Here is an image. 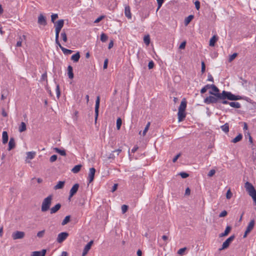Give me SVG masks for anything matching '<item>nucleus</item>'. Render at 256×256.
<instances>
[{
	"label": "nucleus",
	"mask_w": 256,
	"mask_h": 256,
	"mask_svg": "<svg viewBox=\"0 0 256 256\" xmlns=\"http://www.w3.org/2000/svg\"><path fill=\"white\" fill-rule=\"evenodd\" d=\"M22 38L25 39L26 38V36L24 35H23L22 36H20L19 38V40L17 42H16V46L17 47H19V46H22Z\"/></svg>",
	"instance_id": "e433bc0d"
},
{
	"label": "nucleus",
	"mask_w": 256,
	"mask_h": 256,
	"mask_svg": "<svg viewBox=\"0 0 256 256\" xmlns=\"http://www.w3.org/2000/svg\"><path fill=\"white\" fill-rule=\"evenodd\" d=\"M68 75L69 78L72 79L74 78L73 68L70 65L68 67Z\"/></svg>",
	"instance_id": "6ab92c4d"
},
{
	"label": "nucleus",
	"mask_w": 256,
	"mask_h": 256,
	"mask_svg": "<svg viewBox=\"0 0 256 256\" xmlns=\"http://www.w3.org/2000/svg\"><path fill=\"white\" fill-rule=\"evenodd\" d=\"M104 18V16H101L98 18L94 22V23H98Z\"/></svg>",
	"instance_id": "e2e57ef3"
},
{
	"label": "nucleus",
	"mask_w": 256,
	"mask_h": 256,
	"mask_svg": "<svg viewBox=\"0 0 256 256\" xmlns=\"http://www.w3.org/2000/svg\"><path fill=\"white\" fill-rule=\"evenodd\" d=\"M154 64L152 60L150 61L148 64V68L150 70L152 69L154 67Z\"/></svg>",
	"instance_id": "bf43d9fd"
},
{
	"label": "nucleus",
	"mask_w": 256,
	"mask_h": 256,
	"mask_svg": "<svg viewBox=\"0 0 256 256\" xmlns=\"http://www.w3.org/2000/svg\"><path fill=\"white\" fill-rule=\"evenodd\" d=\"M61 50L62 51V52H64V54H66V55L70 54L73 52V51L72 50L66 49V48H64V47L62 48Z\"/></svg>",
	"instance_id": "72a5a7b5"
},
{
	"label": "nucleus",
	"mask_w": 256,
	"mask_h": 256,
	"mask_svg": "<svg viewBox=\"0 0 256 256\" xmlns=\"http://www.w3.org/2000/svg\"><path fill=\"white\" fill-rule=\"evenodd\" d=\"M244 188L248 194L252 198L256 204V190L253 185L248 182H246L244 184Z\"/></svg>",
	"instance_id": "7ed1b4c3"
},
{
	"label": "nucleus",
	"mask_w": 256,
	"mask_h": 256,
	"mask_svg": "<svg viewBox=\"0 0 256 256\" xmlns=\"http://www.w3.org/2000/svg\"><path fill=\"white\" fill-rule=\"evenodd\" d=\"M68 236V233L67 232H60L58 236L56 241L58 243L61 244L66 239Z\"/></svg>",
	"instance_id": "423d86ee"
},
{
	"label": "nucleus",
	"mask_w": 256,
	"mask_h": 256,
	"mask_svg": "<svg viewBox=\"0 0 256 256\" xmlns=\"http://www.w3.org/2000/svg\"><path fill=\"white\" fill-rule=\"evenodd\" d=\"M80 56V52H78L76 54H73L71 57V60L74 62H78Z\"/></svg>",
	"instance_id": "f3484780"
},
{
	"label": "nucleus",
	"mask_w": 256,
	"mask_h": 256,
	"mask_svg": "<svg viewBox=\"0 0 256 256\" xmlns=\"http://www.w3.org/2000/svg\"><path fill=\"white\" fill-rule=\"evenodd\" d=\"M61 36L62 38V39L63 41L65 42H66L68 40L67 39V36L66 33L64 32V30L63 32L61 33Z\"/></svg>",
	"instance_id": "79ce46f5"
},
{
	"label": "nucleus",
	"mask_w": 256,
	"mask_h": 256,
	"mask_svg": "<svg viewBox=\"0 0 256 256\" xmlns=\"http://www.w3.org/2000/svg\"><path fill=\"white\" fill-rule=\"evenodd\" d=\"M231 230H232V227L230 226H228L226 227V230L224 232L228 236V234L230 233V232Z\"/></svg>",
	"instance_id": "5fc2aeb1"
},
{
	"label": "nucleus",
	"mask_w": 256,
	"mask_h": 256,
	"mask_svg": "<svg viewBox=\"0 0 256 256\" xmlns=\"http://www.w3.org/2000/svg\"><path fill=\"white\" fill-rule=\"evenodd\" d=\"M56 96L59 98L60 94V86L58 84H56Z\"/></svg>",
	"instance_id": "6e6d98bb"
},
{
	"label": "nucleus",
	"mask_w": 256,
	"mask_h": 256,
	"mask_svg": "<svg viewBox=\"0 0 256 256\" xmlns=\"http://www.w3.org/2000/svg\"><path fill=\"white\" fill-rule=\"evenodd\" d=\"M38 23L44 26H45L47 24V22L46 20V18L42 14H40L38 17Z\"/></svg>",
	"instance_id": "1a4fd4ad"
},
{
	"label": "nucleus",
	"mask_w": 256,
	"mask_h": 256,
	"mask_svg": "<svg viewBox=\"0 0 256 256\" xmlns=\"http://www.w3.org/2000/svg\"><path fill=\"white\" fill-rule=\"evenodd\" d=\"M221 130L225 133H228L229 132V124L226 123L224 125L220 126Z\"/></svg>",
	"instance_id": "393cba45"
},
{
	"label": "nucleus",
	"mask_w": 256,
	"mask_h": 256,
	"mask_svg": "<svg viewBox=\"0 0 256 256\" xmlns=\"http://www.w3.org/2000/svg\"><path fill=\"white\" fill-rule=\"evenodd\" d=\"M206 70V65L204 61L202 62V69L201 72L202 73H204Z\"/></svg>",
	"instance_id": "052dcab7"
},
{
	"label": "nucleus",
	"mask_w": 256,
	"mask_h": 256,
	"mask_svg": "<svg viewBox=\"0 0 256 256\" xmlns=\"http://www.w3.org/2000/svg\"><path fill=\"white\" fill-rule=\"evenodd\" d=\"M235 238L234 234L228 238L222 244V248L218 249V250L221 251L223 250L226 249L230 246V244L234 240Z\"/></svg>",
	"instance_id": "39448f33"
},
{
	"label": "nucleus",
	"mask_w": 256,
	"mask_h": 256,
	"mask_svg": "<svg viewBox=\"0 0 256 256\" xmlns=\"http://www.w3.org/2000/svg\"><path fill=\"white\" fill-rule=\"evenodd\" d=\"M215 173H216V170H214L212 169V170H211L209 172H208V176L210 177V176H213L215 174Z\"/></svg>",
	"instance_id": "0e129e2a"
},
{
	"label": "nucleus",
	"mask_w": 256,
	"mask_h": 256,
	"mask_svg": "<svg viewBox=\"0 0 256 256\" xmlns=\"http://www.w3.org/2000/svg\"><path fill=\"white\" fill-rule=\"evenodd\" d=\"M108 37L106 36V34L104 33H102L101 34V36H100V40H101L102 42H106L108 40Z\"/></svg>",
	"instance_id": "a19ab883"
},
{
	"label": "nucleus",
	"mask_w": 256,
	"mask_h": 256,
	"mask_svg": "<svg viewBox=\"0 0 256 256\" xmlns=\"http://www.w3.org/2000/svg\"><path fill=\"white\" fill-rule=\"evenodd\" d=\"M8 95V91L6 90H4L2 92L1 99L4 100L6 98Z\"/></svg>",
	"instance_id": "c9c22d12"
},
{
	"label": "nucleus",
	"mask_w": 256,
	"mask_h": 256,
	"mask_svg": "<svg viewBox=\"0 0 256 256\" xmlns=\"http://www.w3.org/2000/svg\"><path fill=\"white\" fill-rule=\"evenodd\" d=\"M238 56V54L235 52L230 56L228 61L229 62H232Z\"/></svg>",
	"instance_id": "c03bdc74"
},
{
	"label": "nucleus",
	"mask_w": 256,
	"mask_h": 256,
	"mask_svg": "<svg viewBox=\"0 0 256 256\" xmlns=\"http://www.w3.org/2000/svg\"><path fill=\"white\" fill-rule=\"evenodd\" d=\"M179 175H180L182 178H186L189 176V174L185 172H180Z\"/></svg>",
	"instance_id": "8fccbe9b"
},
{
	"label": "nucleus",
	"mask_w": 256,
	"mask_h": 256,
	"mask_svg": "<svg viewBox=\"0 0 256 256\" xmlns=\"http://www.w3.org/2000/svg\"><path fill=\"white\" fill-rule=\"evenodd\" d=\"M44 232H45L44 230L40 231L37 233L36 236L38 238H42L44 236Z\"/></svg>",
	"instance_id": "09e8293b"
},
{
	"label": "nucleus",
	"mask_w": 256,
	"mask_h": 256,
	"mask_svg": "<svg viewBox=\"0 0 256 256\" xmlns=\"http://www.w3.org/2000/svg\"><path fill=\"white\" fill-rule=\"evenodd\" d=\"M61 204L60 203L56 204L54 206L50 209V214L56 213L61 208Z\"/></svg>",
	"instance_id": "4468645a"
},
{
	"label": "nucleus",
	"mask_w": 256,
	"mask_h": 256,
	"mask_svg": "<svg viewBox=\"0 0 256 256\" xmlns=\"http://www.w3.org/2000/svg\"><path fill=\"white\" fill-rule=\"evenodd\" d=\"M64 181H59L56 185L54 186V190L62 189L64 186Z\"/></svg>",
	"instance_id": "b1692460"
},
{
	"label": "nucleus",
	"mask_w": 256,
	"mask_h": 256,
	"mask_svg": "<svg viewBox=\"0 0 256 256\" xmlns=\"http://www.w3.org/2000/svg\"><path fill=\"white\" fill-rule=\"evenodd\" d=\"M242 138V135L241 134H240L232 140V142L236 143L241 140Z\"/></svg>",
	"instance_id": "c756f323"
},
{
	"label": "nucleus",
	"mask_w": 256,
	"mask_h": 256,
	"mask_svg": "<svg viewBox=\"0 0 256 256\" xmlns=\"http://www.w3.org/2000/svg\"><path fill=\"white\" fill-rule=\"evenodd\" d=\"M195 7L197 10H199L200 6V3L198 0H196L194 2Z\"/></svg>",
	"instance_id": "13d9d810"
},
{
	"label": "nucleus",
	"mask_w": 256,
	"mask_h": 256,
	"mask_svg": "<svg viewBox=\"0 0 256 256\" xmlns=\"http://www.w3.org/2000/svg\"><path fill=\"white\" fill-rule=\"evenodd\" d=\"M100 96H98L96 97V105H95V122H96L98 116V109L100 108Z\"/></svg>",
	"instance_id": "6e6552de"
},
{
	"label": "nucleus",
	"mask_w": 256,
	"mask_h": 256,
	"mask_svg": "<svg viewBox=\"0 0 256 256\" xmlns=\"http://www.w3.org/2000/svg\"><path fill=\"white\" fill-rule=\"evenodd\" d=\"M128 208L127 205L124 204L122 206V214H124L126 212Z\"/></svg>",
	"instance_id": "49530a36"
},
{
	"label": "nucleus",
	"mask_w": 256,
	"mask_h": 256,
	"mask_svg": "<svg viewBox=\"0 0 256 256\" xmlns=\"http://www.w3.org/2000/svg\"><path fill=\"white\" fill-rule=\"evenodd\" d=\"M186 42L184 41L182 42L179 46L180 49H184L186 47Z\"/></svg>",
	"instance_id": "69168bd1"
},
{
	"label": "nucleus",
	"mask_w": 256,
	"mask_h": 256,
	"mask_svg": "<svg viewBox=\"0 0 256 256\" xmlns=\"http://www.w3.org/2000/svg\"><path fill=\"white\" fill-rule=\"evenodd\" d=\"M181 156L180 153L178 154H176L175 157L172 159V162H176L177 160L180 158V156Z\"/></svg>",
	"instance_id": "774afa93"
},
{
	"label": "nucleus",
	"mask_w": 256,
	"mask_h": 256,
	"mask_svg": "<svg viewBox=\"0 0 256 256\" xmlns=\"http://www.w3.org/2000/svg\"><path fill=\"white\" fill-rule=\"evenodd\" d=\"M95 173L96 169L94 168H90V172L88 178L89 183L92 182L94 180Z\"/></svg>",
	"instance_id": "9d476101"
},
{
	"label": "nucleus",
	"mask_w": 256,
	"mask_h": 256,
	"mask_svg": "<svg viewBox=\"0 0 256 256\" xmlns=\"http://www.w3.org/2000/svg\"><path fill=\"white\" fill-rule=\"evenodd\" d=\"M178 116L179 122L184 120L186 116V114L185 112V111L178 110Z\"/></svg>",
	"instance_id": "9b49d317"
},
{
	"label": "nucleus",
	"mask_w": 256,
	"mask_h": 256,
	"mask_svg": "<svg viewBox=\"0 0 256 256\" xmlns=\"http://www.w3.org/2000/svg\"><path fill=\"white\" fill-rule=\"evenodd\" d=\"M124 14L126 16L128 19L132 18V14L130 12V8L128 6H126L124 8Z\"/></svg>",
	"instance_id": "ddd939ff"
},
{
	"label": "nucleus",
	"mask_w": 256,
	"mask_h": 256,
	"mask_svg": "<svg viewBox=\"0 0 256 256\" xmlns=\"http://www.w3.org/2000/svg\"><path fill=\"white\" fill-rule=\"evenodd\" d=\"M254 220H252L249 224H248V226L246 228V230L250 232V231L254 228Z\"/></svg>",
	"instance_id": "5701e85b"
},
{
	"label": "nucleus",
	"mask_w": 256,
	"mask_h": 256,
	"mask_svg": "<svg viewBox=\"0 0 256 256\" xmlns=\"http://www.w3.org/2000/svg\"><path fill=\"white\" fill-rule=\"evenodd\" d=\"M229 105L232 108H240V104L238 102H230Z\"/></svg>",
	"instance_id": "7c9ffc66"
},
{
	"label": "nucleus",
	"mask_w": 256,
	"mask_h": 256,
	"mask_svg": "<svg viewBox=\"0 0 256 256\" xmlns=\"http://www.w3.org/2000/svg\"><path fill=\"white\" fill-rule=\"evenodd\" d=\"M64 25V20H60L54 24V27L56 28H60L62 30Z\"/></svg>",
	"instance_id": "a211bd4d"
},
{
	"label": "nucleus",
	"mask_w": 256,
	"mask_h": 256,
	"mask_svg": "<svg viewBox=\"0 0 256 256\" xmlns=\"http://www.w3.org/2000/svg\"><path fill=\"white\" fill-rule=\"evenodd\" d=\"M58 156L56 154H54L50 157V161L51 162H55L57 160Z\"/></svg>",
	"instance_id": "864d4df0"
},
{
	"label": "nucleus",
	"mask_w": 256,
	"mask_h": 256,
	"mask_svg": "<svg viewBox=\"0 0 256 256\" xmlns=\"http://www.w3.org/2000/svg\"><path fill=\"white\" fill-rule=\"evenodd\" d=\"M36 154L35 152H26V158L32 160L33 159Z\"/></svg>",
	"instance_id": "a878e982"
},
{
	"label": "nucleus",
	"mask_w": 256,
	"mask_h": 256,
	"mask_svg": "<svg viewBox=\"0 0 256 256\" xmlns=\"http://www.w3.org/2000/svg\"><path fill=\"white\" fill-rule=\"evenodd\" d=\"M26 129V124H25V122H22L21 124H20V125L19 127V132H23L24 131H25Z\"/></svg>",
	"instance_id": "2f4dec72"
},
{
	"label": "nucleus",
	"mask_w": 256,
	"mask_h": 256,
	"mask_svg": "<svg viewBox=\"0 0 256 256\" xmlns=\"http://www.w3.org/2000/svg\"><path fill=\"white\" fill-rule=\"evenodd\" d=\"M150 122H148L147 124L146 125V126L143 131V132H142L143 136H144L146 134V132H147V131L148 130L149 128H150Z\"/></svg>",
	"instance_id": "de8ad7c7"
},
{
	"label": "nucleus",
	"mask_w": 256,
	"mask_h": 256,
	"mask_svg": "<svg viewBox=\"0 0 256 256\" xmlns=\"http://www.w3.org/2000/svg\"><path fill=\"white\" fill-rule=\"evenodd\" d=\"M2 143L6 144L8 142V132L6 131H4L2 134Z\"/></svg>",
	"instance_id": "aec40b11"
},
{
	"label": "nucleus",
	"mask_w": 256,
	"mask_h": 256,
	"mask_svg": "<svg viewBox=\"0 0 256 256\" xmlns=\"http://www.w3.org/2000/svg\"><path fill=\"white\" fill-rule=\"evenodd\" d=\"M186 248L184 247V248H180L177 252V254L180 255V256H182L184 255V252L186 251Z\"/></svg>",
	"instance_id": "37998d69"
},
{
	"label": "nucleus",
	"mask_w": 256,
	"mask_h": 256,
	"mask_svg": "<svg viewBox=\"0 0 256 256\" xmlns=\"http://www.w3.org/2000/svg\"><path fill=\"white\" fill-rule=\"evenodd\" d=\"M227 214H228L226 210H224L222 212H220V214H219V217L222 218V217L226 216L227 215Z\"/></svg>",
	"instance_id": "680f3d73"
},
{
	"label": "nucleus",
	"mask_w": 256,
	"mask_h": 256,
	"mask_svg": "<svg viewBox=\"0 0 256 256\" xmlns=\"http://www.w3.org/2000/svg\"><path fill=\"white\" fill-rule=\"evenodd\" d=\"M25 233L22 231H16L12 234V237L13 240L22 239L24 238Z\"/></svg>",
	"instance_id": "0eeeda50"
},
{
	"label": "nucleus",
	"mask_w": 256,
	"mask_h": 256,
	"mask_svg": "<svg viewBox=\"0 0 256 256\" xmlns=\"http://www.w3.org/2000/svg\"><path fill=\"white\" fill-rule=\"evenodd\" d=\"M144 41L146 46L149 45L150 43V38L149 35L145 36H144Z\"/></svg>",
	"instance_id": "f704fd0d"
},
{
	"label": "nucleus",
	"mask_w": 256,
	"mask_h": 256,
	"mask_svg": "<svg viewBox=\"0 0 256 256\" xmlns=\"http://www.w3.org/2000/svg\"><path fill=\"white\" fill-rule=\"evenodd\" d=\"M212 89V92L214 94H220V92L219 89L214 84H212V87L211 88Z\"/></svg>",
	"instance_id": "58836bf2"
},
{
	"label": "nucleus",
	"mask_w": 256,
	"mask_h": 256,
	"mask_svg": "<svg viewBox=\"0 0 256 256\" xmlns=\"http://www.w3.org/2000/svg\"><path fill=\"white\" fill-rule=\"evenodd\" d=\"M218 40V38L216 36L214 35L210 39L209 45L210 46H214L216 42Z\"/></svg>",
	"instance_id": "412c9836"
},
{
	"label": "nucleus",
	"mask_w": 256,
	"mask_h": 256,
	"mask_svg": "<svg viewBox=\"0 0 256 256\" xmlns=\"http://www.w3.org/2000/svg\"><path fill=\"white\" fill-rule=\"evenodd\" d=\"M90 248L88 247V246H86L84 248V250H83V252L82 253V256H85L88 254V251L90 250Z\"/></svg>",
	"instance_id": "4c0bfd02"
},
{
	"label": "nucleus",
	"mask_w": 256,
	"mask_h": 256,
	"mask_svg": "<svg viewBox=\"0 0 256 256\" xmlns=\"http://www.w3.org/2000/svg\"><path fill=\"white\" fill-rule=\"evenodd\" d=\"M82 166L81 164L75 166L72 170V172L74 174L80 171Z\"/></svg>",
	"instance_id": "bb28decb"
},
{
	"label": "nucleus",
	"mask_w": 256,
	"mask_h": 256,
	"mask_svg": "<svg viewBox=\"0 0 256 256\" xmlns=\"http://www.w3.org/2000/svg\"><path fill=\"white\" fill-rule=\"evenodd\" d=\"M227 99H219L218 103H220L224 104H229V102L226 100Z\"/></svg>",
	"instance_id": "a18cd8bd"
},
{
	"label": "nucleus",
	"mask_w": 256,
	"mask_h": 256,
	"mask_svg": "<svg viewBox=\"0 0 256 256\" xmlns=\"http://www.w3.org/2000/svg\"><path fill=\"white\" fill-rule=\"evenodd\" d=\"M46 250L43 249L42 251L33 252L31 256H45Z\"/></svg>",
	"instance_id": "f8f14e48"
},
{
	"label": "nucleus",
	"mask_w": 256,
	"mask_h": 256,
	"mask_svg": "<svg viewBox=\"0 0 256 256\" xmlns=\"http://www.w3.org/2000/svg\"><path fill=\"white\" fill-rule=\"evenodd\" d=\"M158 4L157 11L160 8L164 0H156Z\"/></svg>",
	"instance_id": "4d7b16f0"
},
{
	"label": "nucleus",
	"mask_w": 256,
	"mask_h": 256,
	"mask_svg": "<svg viewBox=\"0 0 256 256\" xmlns=\"http://www.w3.org/2000/svg\"><path fill=\"white\" fill-rule=\"evenodd\" d=\"M122 124V120L120 118H118L116 120V128L118 130L120 128Z\"/></svg>",
	"instance_id": "ea45409f"
},
{
	"label": "nucleus",
	"mask_w": 256,
	"mask_h": 256,
	"mask_svg": "<svg viewBox=\"0 0 256 256\" xmlns=\"http://www.w3.org/2000/svg\"><path fill=\"white\" fill-rule=\"evenodd\" d=\"M186 107V100L184 98L181 102L178 108V110L185 111Z\"/></svg>",
	"instance_id": "4be33fe9"
},
{
	"label": "nucleus",
	"mask_w": 256,
	"mask_h": 256,
	"mask_svg": "<svg viewBox=\"0 0 256 256\" xmlns=\"http://www.w3.org/2000/svg\"><path fill=\"white\" fill-rule=\"evenodd\" d=\"M54 150L56 152L60 154L61 156H65L66 155V152L64 150H60L59 148H55Z\"/></svg>",
	"instance_id": "c85d7f7f"
},
{
	"label": "nucleus",
	"mask_w": 256,
	"mask_h": 256,
	"mask_svg": "<svg viewBox=\"0 0 256 256\" xmlns=\"http://www.w3.org/2000/svg\"><path fill=\"white\" fill-rule=\"evenodd\" d=\"M209 94L212 96H207L206 98L204 99V102L207 104H216L218 102L219 99H222L219 98L218 94H214L212 91H209Z\"/></svg>",
	"instance_id": "f03ea898"
},
{
	"label": "nucleus",
	"mask_w": 256,
	"mask_h": 256,
	"mask_svg": "<svg viewBox=\"0 0 256 256\" xmlns=\"http://www.w3.org/2000/svg\"><path fill=\"white\" fill-rule=\"evenodd\" d=\"M79 186H80V185L78 184H74L70 190V192L71 193V194L74 195L77 192L78 190Z\"/></svg>",
	"instance_id": "dca6fc26"
},
{
	"label": "nucleus",
	"mask_w": 256,
	"mask_h": 256,
	"mask_svg": "<svg viewBox=\"0 0 256 256\" xmlns=\"http://www.w3.org/2000/svg\"><path fill=\"white\" fill-rule=\"evenodd\" d=\"M194 18V15H190L188 16V17H186L185 20H184V24L186 26H187L188 24H190V22Z\"/></svg>",
	"instance_id": "cd10ccee"
},
{
	"label": "nucleus",
	"mask_w": 256,
	"mask_h": 256,
	"mask_svg": "<svg viewBox=\"0 0 256 256\" xmlns=\"http://www.w3.org/2000/svg\"><path fill=\"white\" fill-rule=\"evenodd\" d=\"M114 152L112 151L108 157V159H114L115 158Z\"/></svg>",
	"instance_id": "338daca9"
},
{
	"label": "nucleus",
	"mask_w": 256,
	"mask_h": 256,
	"mask_svg": "<svg viewBox=\"0 0 256 256\" xmlns=\"http://www.w3.org/2000/svg\"><path fill=\"white\" fill-rule=\"evenodd\" d=\"M52 200V196L50 195L43 200L41 207L42 212H45L50 210Z\"/></svg>",
	"instance_id": "20e7f679"
},
{
	"label": "nucleus",
	"mask_w": 256,
	"mask_h": 256,
	"mask_svg": "<svg viewBox=\"0 0 256 256\" xmlns=\"http://www.w3.org/2000/svg\"><path fill=\"white\" fill-rule=\"evenodd\" d=\"M219 98L222 99H227L229 100H240L242 99V97L240 96H236L232 94L230 92H227L226 90H223L222 92H221V94H218Z\"/></svg>",
	"instance_id": "f257e3e1"
},
{
	"label": "nucleus",
	"mask_w": 256,
	"mask_h": 256,
	"mask_svg": "<svg viewBox=\"0 0 256 256\" xmlns=\"http://www.w3.org/2000/svg\"><path fill=\"white\" fill-rule=\"evenodd\" d=\"M70 216H66L64 218L62 222V226H64L68 222H70Z\"/></svg>",
	"instance_id": "473e14b6"
},
{
	"label": "nucleus",
	"mask_w": 256,
	"mask_h": 256,
	"mask_svg": "<svg viewBox=\"0 0 256 256\" xmlns=\"http://www.w3.org/2000/svg\"><path fill=\"white\" fill-rule=\"evenodd\" d=\"M58 18V14H52L51 16V21L52 22L54 23V20Z\"/></svg>",
	"instance_id": "603ef678"
},
{
	"label": "nucleus",
	"mask_w": 256,
	"mask_h": 256,
	"mask_svg": "<svg viewBox=\"0 0 256 256\" xmlns=\"http://www.w3.org/2000/svg\"><path fill=\"white\" fill-rule=\"evenodd\" d=\"M232 196V194L230 190H228L226 194V198L227 199H230Z\"/></svg>",
	"instance_id": "3c124183"
},
{
	"label": "nucleus",
	"mask_w": 256,
	"mask_h": 256,
	"mask_svg": "<svg viewBox=\"0 0 256 256\" xmlns=\"http://www.w3.org/2000/svg\"><path fill=\"white\" fill-rule=\"evenodd\" d=\"M16 146L15 140L14 138H10L9 142H8V150H10L14 148Z\"/></svg>",
	"instance_id": "2eb2a0df"
}]
</instances>
